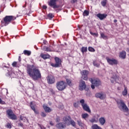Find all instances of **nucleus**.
Returning <instances> with one entry per match:
<instances>
[{"label": "nucleus", "instance_id": "obj_51", "mask_svg": "<svg viewBox=\"0 0 129 129\" xmlns=\"http://www.w3.org/2000/svg\"><path fill=\"white\" fill-rule=\"evenodd\" d=\"M50 125H54V123H53V121H51L49 122Z\"/></svg>", "mask_w": 129, "mask_h": 129}, {"label": "nucleus", "instance_id": "obj_60", "mask_svg": "<svg viewBox=\"0 0 129 129\" xmlns=\"http://www.w3.org/2000/svg\"><path fill=\"white\" fill-rule=\"evenodd\" d=\"M128 98H129V94H128Z\"/></svg>", "mask_w": 129, "mask_h": 129}, {"label": "nucleus", "instance_id": "obj_49", "mask_svg": "<svg viewBox=\"0 0 129 129\" xmlns=\"http://www.w3.org/2000/svg\"><path fill=\"white\" fill-rule=\"evenodd\" d=\"M74 107H78V103H74Z\"/></svg>", "mask_w": 129, "mask_h": 129}, {"label": "nucleus", "instance_id": "obj_6", "mask_svg": "<svg viewBox=\"0 0 129 129\" xmlns=\"http://www.w3.org/2000/svg\"><path fill=\"white\" fill-rule=\"evenodd\" d=\"M80 103H81V106L83 107V109L85 110V111H87V112H91V110H90V108L89 107V106L87 105L86 103H85V100L84 99H82L80 101Z\"/></svg>", "mask_w": 129, "mask_h": 129}, {"label": "nucleus", "instance_id": "obj_18", "mask_svg": "<svg viewBox=\"0 0 129 129\" xmlns=\"http://www.w3.org/2000/svg\"><path fill=\"white\" fill-rule=\"evenodd\" d=\"M98 121H99L101 125H104L106 122L105 118L104 117H101L98 119Z\"/></svg>", "mask_w": 129, "mask_h": 129}, {"label": "nucleus", "instance_id": "obj_56", "mask_svg": "<svg viewBox=\"0 0 129 129\" xmlns=\"http://www.w3.org/2000/svg\"><path fill=\"white\" fill-rule=\"evenodd\" d=\"M114 23H116L117 22V20L116 19L114 20L113 21Z\"/></svg>", "mask_w": 129, "mask_h": 129}, {"label": "nucleus", "instance_id": "obj_12", "mask_svg": "<svg viewBox=\"0 0 129 129\" xmlns=\"http://www.w3.org/2000/svg\"><path fill=\"white\" fill-rule=\"evenodd\" d=\"M85 88H86V84L85 83V82L84 81L81 80L79 84V90L82 91L83 90H84Z\"/></svg>", "mask_w": 129, "mask_h": 129}, {"label": "nucleus", "instance_id": "obj_8", "mask_svg": "<svg viewBox=\"0 0 129 129\" xmlns=\"http://www.w3.org/2000/svg\"><path fill=\"white\" fill-rule=\"evenodd\" d=\"M7 114L8 115V117L11 119H17V116L13 112V110L12 109H8L6 111Z\"/></svg>", "mask_w": 129, "mask_h": 129}, {"label": "nucleus", "instance_id": "obj_17", "mask_svg": "<svg viewBox=\"0 0 129 129\" xmlns=\"http://www.w3.org/2000/svg\"><path fill=\"white\" fill-rule=\"evenodd\" d=\"M57 128L63 129L66 127V125L63 122H59L56 124Z\"/></svg>", "mask_w": 129, "mask_h": 129}, {"label": "nucleus", "instance_id": "obj_19", "mask_svg": "<svg viewBox=\"0 0 129 129\" xmlns=\"http://www.w3.org/2000/svg\"><path fill=\"white\" fill-rule=\"evenodd\" d=\"M126 56V52L125 51H122L120 52L119 57L122 59H125Z\"/></svg>", "mask_w": 129, "mask_h": 129}, {"label": "nucleus", "instance_id": "obj_25", "mask_svg": "<svg viewBox=\"0 0 129 129\" xmlns=\"http://www.w3.org/2000/svg\"><path fill=\"white\" fill-rule=\"evenodd\" d=\"M122 95L123 96H126L127 95V88L124 86V90L122 92Z\"/></svg>", "mask_w": 129, "mask_h": 129}, {"label": "nucleus", "instance_id": "obj_1", "mask_svg": "<svg viewBox=\"0 0 129 129\" xmlns=\"http://www.w3.org/2000/svg\"><path fill=\"white\" fill-rule=\"evenodd\" d=\"M27 73L28 75L31 77L34 81H37L39 79L42 78L41 75V71L38 68H34L33 69L29 67H27Z\"/></svg>", "mask_w": 129, "mask_h": 129}, {"label": "nucleus", "instance_id": "obj_45", "mask_svg": "<svg viewBox=\"0 0 129 129\" xmlns=\"http://www.w3.org/2000/svg\"><path fill=\"white\" fill-rule=\"evenodd\" d=\"M48 18H50V19H53L54 17V16H53V14L51 13H50L48 15Z\"/></svg>", "mask_w": 129, "mask_h": 129}, {"label": "nucleus", "instance_id": "obj_42", "mask_svg": "<svg viewBox=\"0 0 129 129\" xmlns=\"http://www.w3.org/2000/svg\"><path fill=\"white\" fill-rule=\"evenodd\" d=\"M6 127H7V128H12V125L10 123H7L6 125Z\"/></svg>", "mask_w": 129, "mask_h": 129}, {"label": "nucleus", "instance_id": "obj_40", "mask_svg": "<svg viewBox=\"0 0 129 129\" xmlns=\"http://www.w3.org/2000/svg\"><path fill=\"white\" fill-rule=\"evenodd\" d=\"M67 84L69 85V86H71L72 85V83H71V81L70 79H66Z\"/></svg>", "mask_w": 129, "mask_h": 129}, {"label": "nucleus", "instance_id": "obj_44", "mask_svg": "<svg viewBox=\"0 0 129 129\" xmlns=\"http://www.w3.org/2000/svg\"><path fill=\"white\" fill-rule=\"evenodd\" d=\"M0 104H7L6 102L3 101L1 98H0Z\"/></svg>", "mask_w": 129, "mask_h": 129}, {"label": "nucleus", "instance_id": "obj_58", "mask_svg": "<svg viewBox=\"0 0 129 129\" xmlns=\"http://www.w3.org/2000/svg\"><path fill=\"white\" fill-rule=\"evenodd\" d=\"M127 45L129 46V40L127 41Z\"/></svg>", "mask_w": 129, "mask_h": 129}, {"label": "nucleus", "instance_id": "obj_24", "mask_svg": "<svg viewBox=\"0 0 129 129\" xmlns=\"http://www.w3.org/2000/svg\"><path fill=\"white\" fill-rule=\"evenodd\" d=\"M81 116L82 118H83L84 119H85V120H86V119L89 117V115L88 113H85L82 114Z\"/></svg>", "mask_w": 129, "mask_h": 129}, {"label": "nucleus", "instance_id": "obj_55", "mask_svg": "<svg viewBox=\"0 0 129 129\" xmlns=\"http://www.w3.org/2000/svg\"><path fill=\"white\" fill-rule=\"evenodd\" d=\"M73 3H75L77 2V0H72Z\"/></svg>", "mask_w": 129, "mask_h": 129}, {"label": "nucleus", "instance_id": "obj_59", "mask_svg": "<svg viewBox=\"0 0 129 129\" xmlns=\"http://www.w3.org/2000/svg\"><path fill=\"white\" fill-rule=\"evenodd\" d=\"M43 43H44V44H46V41H44Z\"/></svg>", "mask_w": 129, "mask_h": 129}, {"label": "nucleus", "instance_id": "obj_26", "mask_svg": "<svg viewBox=\"0 0 129 129\" xmlns=\"http://www.w3.org/2000/svg\"><path fill=\"white\" fill-rule=\"evenodd\" d=\"M42 49L43 51H45L46 52H52V49H51L50 47H48L47 46H44Z\"/></svg>", "mask_w": 129, "mask_h": 129}, {"label": "nucleus", "instance_id": "obj_39", "mask_svg": "<svg viewBox=\"0 0 129 129\" xmlns=\"http://www.w3.org/2000/svg\"><path fill=\"white\" fill-rule=\"evenodd\" d=\"M82 79L83 80H88V75H83L81 77Z\"/></svg>", "mask_w": 129, "mask_h": 129}, {"label": "nucleus", "instance_id": "obj_11", "mask_svg": "<svg viewBox=\"0 0 129 129\" xmlns=\"http://www.w3.org/2000/svg\"><path fill=\"white\" fill-rule=\"evenodd\" d=\"M47 79L48 84H53L55 83V77H54V76L51 75H48Z\"/></svg>", "mask_w": 129, "mask_h": 129}, {"label": "nucleus", "instance_id": "obj_14", "mask_svg": "<svg viewBox=\"0 0 129 129\" xmlns=\"http://www.w3.org/2000/svg\"><path fill=\"white\" fill-rule=\"evenodd\" d=\"M71 117L69 116L64 117L62 119L64 123L67 125H70V121H71Z\"/></svg>", "mask_w": 129, "mask_h": 129}, {"label": "nucleus", "instance_id": "obj_3", "mask_svg": "<svg viewBox=\"0 0 129 129\" xmlns=\"http://www.w3.org/2000/svg\"><path fill=\"white\" fill-rule=\"evenodd\" d=\"M116 102L119 109H122L124 112H128V108H127V106H126V105L122 100H116Z\"/></svg>", "mask_w": 129, "mask_h": 129}, {"label": "nucleus", "instance_id": "obj_15", "mask_svg": "<svg viewBox=\"0 0 129 129\" xmlns=\"http://www.w3.org/2000/svg\"><path fill=\"white\" fill-rule=\"evenodd\" d=\"M96 16L97 18H98L100 20V21H102L103 20H104V19H106V17H107V14L99 13L97 14Z\"/></svg>", "mask_w": 129, "mask_h": 129}, {"label": "nucleus", "instance_id": "obj_10", "mask_svg": "<svg viewBox=\"0 0 129 129\" xmlns=\"http://www.w3.org/2000/svg\"><path fill=\"white\" fill-rule=\"evenodd\" d=\"M106 60H107L109 65H116L117 64V60L114 58L110 59L108 57H106Z\"/></svg>", "mask_w": 129, "mask_h": 129}, {"label": "nucleus", "instance_id": "obj_33", "mask_svg": "<svg viewBox=\"0 0 129 129\" xmlns=\"http://www.w3.org/2000/svg\"><path fill=\"white\" fill-rule=\"evenodd\" d=\"M77 122L78 125H79V126H83V125H84V123H82V122L81 121V120H78L77 121Z\"/></svg>", "mask_w": 129, "mask_h": 129}, {"label": "nucleus", "instance_id": "obj_7", "mask_svg": "<svg viewBox=\"0 0 129 129\" xmlns=\"http://www.w3.org/2000/svg\"><path fill=\"white\" fill-rule=\"evenodd\" d=\"M59 0H50L49 2H48V5L49 6V7H51V8H53L54 10L56 9H58L59 8V6L57 5V2H58Z\"/></svg>", "mask_w": 129, "mask_h": 129}, {"label": "nucleus", "instance_id": "obj_29", "mask_svg": "<svg viewBox=\"0 0 129 129\" xmlns=\"http://www.w3.org/2000/svg\"><path fill=\"white\" fill-rule=\"evenodd\" d=\"M93 64L95 67L99 68V66H100V64L97 63V61L96 60H93Z\"/></svg>", "mask_w": 129, "mask_h": 129}, {"label": "nucleus", "instance_id": "obj_50", "mask_svg": "<svg viewBox=\"0 0 129 129\" xmlns=\"http://www.w3.org/2000/svg\"><path fill=\"white\" fill-rule=\"evenodd\" d=\"M42 8L43 10H46V9H47V6H46V5H44L42 6Z\"/></svg>", "mask_w": 129, "mask_h": 129}, {"label": "nucleus", "instance_id": "obj_54", "mask_svg": "<svg viewBox=\"0 0 129 129\" xmlns=\"http://www.w3.org/2000/svg\"><path fill=\"white\" fill-rule=\"evenodd\" d=\"M18 60L19 61V62H21V61L22 60V59H21V56H19V58H18Z\"/></svg>", "mask_w": 129, "mask_h": 129}, {"label": "nucleus", "instance_id": "obj_32", "mask_svg": "<svg viewBox=\"0 0 129 129\" xmlns=\"http://www.w3.org/2000/svg\"><path fill=\"white\" fill-rule=\"evenodd\" d=\"M81 74H82V76H83V75H88V71H86V70H83L81 72Z\"/></svg>", "mask_w": 129, "mask_h": 129}, {"label": "nucleus", "instance_id": "obj_46", "mask_svg": "<svg viewBox=\"0 0 129 129\" xmlns=\"http://www.w3.org/2000/svg\"><path fill=\"white\" fill-rule=\"evenodd\" d=\"M13 67H17V62L14 61L12 63Z\"/></svg>", "mask_w": 129, "mask_h": 129}, {"label": "nucleus", "instance_id": "obj_34", "mask_svg": "<svg viewBox=\"0 0 129 129\" xmlns=\"http://www.w3.org/2000/svg\"><path fill=\"white\" fill-rule=\"evenodd\" d=\"M70 124H71L73 126H76V123L75 122V121L74 120H72V119H71L70 125Z\"/></svg>", "mask_w": 129, "mask_h": 129}, {"label": "nucleus", "instance_id": "obj_43", "mask_svg": "<svg viewBox=\"0 0 129 129\" xmlns=\"http://www.w3.org/2000/svg\"><path fill=\"white\" fill-rule=\"evenodd\" d=\"M47 114H46V113L44 112H42L41 113V116L42 117H46Z\"/></svg>", "mask_w": 129, "mask_h": 129}, {"label": "nucleus", "instance_id": "obj_41", "mask_svg": "<svg viewBox=\"0 0 129 129\" xmlns=\"http://www.w3.org/2000/svg\"><path fill=\"white\" fill-rule=\"evenodd\" d=\"M88 50L90 52H95V49H94L93 47L90 46L88 47Z\"/></svg>", "mask_w": 129, "mask_h": 129}, {"label": "nucleus", "instance_id": "obj_48", "mask_svg": "<svg viewBox=\"0 0 129 129\" xmlns=\"http://www.w3.org/2000/svg\"><path fill=\"white\" fill-rule=\"evenodd\" d=\"M60 120V117L57 116L56 117V122H59Z\"/></svg>", "mask_w": 129, "mask_h": 129}, {"label": "nucleus", "instance_id": "obj_16", "mask_svg": "<svg viewBox=\"0 0 129 129\" xmlns=\"http://www.w3.org/2000/svg\"><path fill=\"white\" fill-rule=\"evenodd\" d=\"M100 115L99 114H97L96 116H93L90 120V122H98V119L99 118Z\"/></svg>", "mask_w": 129, "mask_h": 129}, {"label": "nucleus", "instance_id": "obj_36", "mask_svg": "<svg viewBox=\"0 0 129 129\" xmlns=\"http://www.w3.org/2000/svg\"><path fill=\"white\" fill-rule=\"evenodd\" d=\"M81 51L82 53H85V52H87V47L83 46L81 48Z\"/></svg>", "mask_w": 129, "mask_h": 129}, {"label": "nucleus", "instance_id": "obj_35", "mask_svg": "<svg viewBox=\"0 0 129 129\" xmlns=\"http://www.w3.org/2000/svg\"><path fill=\"white\" fill-rule=\"evenodd\" d=\"M90 34L93 36V37H98V33H93L92 31H90Z\"/></svg>", "mask_w": 129, "mask_h": 129}, {"label": "nucleus", "instance_id": "obj_28", "mask_svg": "<svg viewBox=\"0 0 129 129\" xmlns=\"http://www.w3.org/2000/svg\"><path fill=\"white\" fill-rule=\"evenodd\" d=\"M30 107L32 110H35V109H36V104H33V102H31Z\"/></svg>", "mask_w": 129, "mask_h": 129}, {"label": "nucleus", "instance_id": "obj_22", "mask_svg": "<svg viewBox=\"0 0 129 129\" xmlns=\"http://www.w3.org/2000/svg\"><path fill=\"white\" fill-rule=\"evenodd\" d=\"M40 57L43 59H44V60H46V59H49V57H50V55L44 54L43 53H41Z\"/></svg>", "mask_w": 129, "mask_h": 129}, {"label": "nucleus", "instance_id": "obj_31", "mask_svg": "<svg viewBox=\"0 0 129 129\" xmlns=\"http://www.w3.org/2000/svg\"><path fill=\"white\" fill-rule=\"evenodd\" d=\"M31 51L27 50H25L24 51V55H26L27 56H30L31 55Z\"/></svg>", "mask_w": 129, "mask_h": 129}, {"label": "nucleus", "instance_id": "obj_9", "mask_svg": "<svg viewBox=\"0 0 129 129\" xmlns=\"http://www.w3.org/2000/svg\"><path fill=\"white\" fill-rule=\"evenodd\" d=\"M55 61L56 63H51L50 64L51 66H52V67H55V68L60 67V66L61 65V59H60L59 57H55Z\"/></svg>", "mask_w": 129, "mask_h": 129}, {"label": "nucleus", "instance_id": "obj_21", "mask_svg": "<svg viewBox=\"0 0 129 129\" xmlns=\"http://www.w3.org/2000/svg\"><path fill=\"white\" fill-rule=\"evenodd\" d=\"M118 78L116 77V75H115V76L111 77V83H114V81H115V82H117V80H118Z\"/></svg>", "mask_w": 129, "mask_h": 129}, {"label": "nucleus", "instance_id": "obj_53", "mask_svg": "<svg viewBox=\"0 0 129 129\" xmlns=\"http://www.w3.org/2000/svg\"><path fill=\"white\" fill-rule=\"evenodd\" d=\"M19 126H23L24 125L23 124V123H20L19 124Z\"/></svg>", "mask_w": 129, "mask_h": 129}, {"label": "nucleus", "instance_id": "obj_20", "mask_svg": "<svg viewBox=\"0 0 129 129\" xmlns=\"http://www.w3.org/2000/svg\"><path fill=\"white\" fill-rule=\"evenodd\" d=\"M43 107L45 112H51L52 111V109L46 105H43Z\"/></svg>", "mask_w": 129, "mask_h": 129}, {"label": "nucleus", "instance_id": "obj_23", "mask_svg": "<svg viewBox=\"0 0 129 129\" xmlns=\"http://www.w3.org/2000/svg\"><path fill=\"white\" fill-rule=\"evenodd\" d=\"M7 73L6 74V76H8V77H11L12 75H13V74H14V73H13V72H12V70L10 68H9L7 70Z\"/></svg>", "mask_w": 129, "mask_h": 129}, {"label": "nucleus", "instance_id": "obj_38", "mask_svg": "<svg viewBox=\"0 0 129 129\" xmlns=\"http://www.w3.org/2000/svg\"><path fill=\"white\" fill-rule=\"evenodd\" d=\"M20 119L21 120H23V121H28V119H27V118L26 117H24V116H20Z\"/></svg>", "mask_w": 129, "mask_h": 129}, {"label": "nucleus", "instance_id": "obj_30", "mask_svg": "<svg viewBox=\"0 0 129 129\" xmlns=\"http://www.w3.org/2000/svg\"><path fill=\"white\" fill-rule=\"evenodd\" d=\"M106 4H107V0H103L101 2V5L102 7H105L106 6Z\"/></svg>", "mask_w": 129, "mask_h": 129}, {"label": "nucleus", "instance_id": "obj_5", "mask_svg": "<svg viewBox=\"0 0 129 129\" xmlns=\"http://www.w3.org/2000/svg\"><path fill=\"white\" fill-rule=\"evenodd\" d=\"M56 88L59 91H63L66 88V83L63 81H60L56 83Z\"/></svg>", "mask_w": 129, "mask_h": 129}, {"label": "nucleus", "instance_id": "obj_2", "mask_svg": "<svg viewBox=\"0 0 129 129\" xmlns=\"http://www.w3.org/2000/svg\"><path fill=\"white\" fill-rule=\"evenodd\" d=\"M16 19L17 17L14 16H6L4 18L3 20L1 21V24L3 26L6 27V26H8L9 24L14 22Z\"/></svg>", "mask_w": 129, "mask_h": 129}, {"label": "nucleus", "instance_id": "obj_27", "mask_svg": "<svg viewBox=\"0 0 129 129\" xmlns=\"http://www.w3.org/2000/svg\"><path fill=\"white\" fill-rule=\"evenodd\" d=\"M101 38L103 39L104 40H107L108 39V37L105 35H104V33H101L100 34Z\"/></svg>", "mask_w": 129, "mask_h": 129}, {"label": "nucleus", "instance_id": "obj_52", "mask_svg": "<svg viewBox=\"0 0 129 129\" xmlns=\"http://www.w3.org/2000/svg\"><path fill=\"white\" fill-rule=\"evenodd\" d=\"M40 129H46V128H45V127H44V126H42V125H40Z\"/></svg>", "mask_w": 129, "mask_h": 129}, {"label": "nucleus", "instance_id": "obj_4", "mask_svg": "<svg viewBox=\"0 0 129 129\" xmlns=\"http://www.w3.org/2000/svg\"><path fill=\"white\" fill-rule=\"evenodd\" d=\"M89 81L92 83V85H91L92 89H94L95 86L98 87V86H100V85H101V82H100V80L99 79L90 78Z\"/></svg>", "mask_w": 129, "mask_h": 129}, {"label": "nucleus", "instance_id": "obj_57", "mask_svg": "<svg viewBox=\"0 0 129 129\" xmlns=\"http://www.w3.org/2000/svg\"><path fill=\"white\" fill-rule=\"evenodd\" d=\"M26 5H27V2H25V5L23 6V8H26Z\"/></svg>", "mask_w": 129, "mask_h": 129}, {"label": "nucleus", "instance_id": "obj_47", "mask_svg": "<svg viewBox=\"0 0 129 129\" xmlns=\"http://www.w3.org/2000/svg\"><path fill=\"white\" fill-rule=\"evenodd\" d=\"M33 111L35 114H39V111L36 110V109L33 110Z\"/></svg>", "mask_w": 129, "mask_h": 129}, {"label": "nucleus", "instance_id": "obj_13", "mask_svg": "<svg viewBox=\"0 0 129 129\" xmlns=\"http://www.w3.org/2000/svg\"><path fill=\"white\" fill-rule=\"evenodd\" d=\"M95 96L97 98H99L100 99L102 100L104 99V98H105V95L102 92L96 93Z\"/></svg>", "mask_w": 129, "mask_h": 129}, {"label": "nucleus", "instance_id": "obj_37", "mask_svg": "<svg viewBox=\"0 0 129 129\" xmlns=\"http://www.w3.org/2000/svg\"><path fill=\"white\" fill-rule=\"evenodd\" d=\"M83 15L84 16H89V11H87V10H85L83 13Z\"/></svg>", "mask_w": 129, "mask_h": 129}]
</instances>
